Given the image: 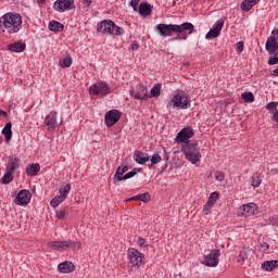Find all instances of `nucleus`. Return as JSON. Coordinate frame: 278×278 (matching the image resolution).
Wrapping results in <instances>:
<instances>
[{
  "mask_svg": "<svg viewBox=\"0 0 278 278\" xmlns=\"http://www.w3.org/2000/svg\"><path fill=\"white\" fill-rule=\"evenodd\" d=\"M155 29L159 31L160 36L166 38L173 36V33L184 34V31H189V35L194 31V24L190 22H185L180 25L177 24H157Z\"/></svg>",
  "mask_w": 278,
  "mask_h": 278,
  "instance_id": "nucleus-1",
  "label": "nucleus"
},
{
  "mask_svg": "<svg viewBox=\"0 0 278 278\" xmlns=\"http://www.w3.org/2000/svg\"><path fill=\"white\" fill-rule=\"evenodd\" d=\"M23 20L21 15L14 13H7L0 17V29L5 27L9 34H16L21 31Z\"/></svg>",
  "mask_w": 278,
  "mask_h": 278,
  "instance_id": "nucleus-2",
  "label": "nucleus"
},
{
  "mask_svg": "<svg viewBox=\"0 0 278 278\" xmlns=\"http://www.w3.org/2000/svg\"><path fill=\"white\" fill-rule=\"evenodd\" d=\"M181 152L191 164H197L201 160V149L198 142L182 144Z\"/></svg>",
  "mask_w": 278,
  "mask_h": 278,
  "instance_id": "nucleus-3",
  "label": "nucleus"
},
{
  "mask_svg": "<svg viewBox=\"0 0 278 278\" xmlns=\"http://www.w3.org/2000/svg\"><path fill=\"white\" fill-rule=\"evenodd\" d=\"M128 262V273H134V270H138L140 266H144V254L138 251L135 248H129L127 251Z\"/></svg>",
  "mask_w": 278,
  "mask_h": 278,
  "instance_id": "nucleus-4",
  "label": "nucleus"
},
{
  "mask_svg": "<svg viewBox=\"0 0 278 278\" xmlns=\"http://www.w3.org/2000/svg\"><path fill=\"white\" fill-rule=\"evenodd\" d=\"M111 92L110 86L103 81L96 83L89 88V94L91 97H105V94H110Z\"/></svg>",
  "mask_w": 278,
  "mask_h": 278,
  "instance_id": "nucleus-5",
  "label": "nucleus"
},
{
  "mask_svg": "<svg viewBox=\"0 0 278 278\" xmlns=\"http://www.w3.org/2000/svg\"><path fill=\"white\" fill-rule=\"evenodd\" d=\"M190 138H194V129L188 126L182 128L175 137V142L178 144H190Z\"/></svg>",
  "mask_w": 278,
  "mask_h": 278,
  "instance_id": "nucleus-6",
  "label": "nucleus"
},
{
  "mask_svg": "<svg viewBox=\"0 0 278 278\" xmlns=\"http://www.w3.org/2000/svg\"><path fill=\"white\" fill-rule=\"evenodd\" d=\"M121 116H123V112L116 109L108 111L104 115V125L108 128L114 127L121 121Z\"/></svg>",
  "mask_w": 278,
  "mask_h": 278,
  "instance_id": "nucleus-7",
  "label": "nucleus"
},
{
  "mask_svg": "<svg viewBox=\"0 0 278 278\" xmlns=\"http://www.w3.org/2000/svg\"><path fill=\"white\" fill-rule=\"evenodd\" d=\"M218 257H220V251L218 249H214L206 256H204L202 264L208 268H216Z\"/></svg>",
  "mask_w": 278,
  "mask_h": 278,
  "instance_id": "nucleus-8",
  "label": "nucleus"
},
{
  "mask_svg": "<svg viewBox=\"0 0 278 278\" xmlns=\"http://www.w3.org/2000/svg\"><path fill=\"white\" fill-rule=\"evenodd\" d=\"M169 103H173V105H190V97L188 92L180 90L176 92Z\"/></svg>",
  "mask_w": 278,
  "mask_h": 278,
  "instance_id": "nucleus-9",
  "label": "nucleus"
},
{
  "mask_svg": "<svg viewBox=\"0 0 278 278\" xmlns=\"http://www.w3.org/2000/svg\"><path fill=\"white\" fill-rule=\"evenodd\" d=\"M224 25L225 20H218L215 25L210 29V31L205 35L206 40H214V38H218L220 36V31H223Z\"/></svg>",
  "mask_w": 278,
  "mask_h": 278,
  "instance_id": "nucleus-10",
  "label": "nucleus"
},
{
  "mask_svg": "<svg viewBox=\"0 0 278 278\" xmlns=\"http://www.w3.org/2000/svg\"><path fill=\"white\" fill-rule=\"evenodd\" d=\"M43 125L48 131H55V128L58 127V112H50V114L46 116Z\"/></svg>",
  "mask_w": 278,
  "mask_h": 278,
  "instance_id": "nucleus-11",
  "label": "nucleus"
},
{
  "mask_svg": "<svg viewBox=\"0 0 278 278\" xmlns=\"http://www.w3.org/2000/svg\"><path fill=\"white\" fill-rule=\"evenodd\" d=\"M14 201L17 205H29L31 203V192L27 189H22Z\"/></svg>",
  "mask_w": 278,
  "mask_h": 278,
  "instance_id": "nucleus-12",
  "label": "nucleus"
},
{
  "mask_svg": "<svg viewBox=\"0 0 278 278\" xmlns=\"http://www.w3.org/2000/svg\"><path fill=\"white\" fill-rule=\"evenodd\" d=\"M130 94L138 101H147L149 99V89L146 86L139 85L136 90H130Z\"/></svg>",
  "mask_w": 278,
  "mask_h": 278,
  "instance_id": "nucleus-13",
  "label": "nucleus"
},
{
  "mask_svg": "<svg viewBox=\"0 0 278 278\" xmlns=\"http://www.w3.org/2000/svg\"><path fill=\"white\" fill-rule=\"evenodd\" d=\"M73 8H75V0H58L54 2L56 12H66V10H73Z\"/></svg>",
  "mask_w": 278,
  "mask_h": 278,
  "instance_id": "nucleus-14",
  "label": "nucleus"
},
{
  "mask_svg": "<svg viewBox=\"0 0 278 278\" xmlns=\"http://www.w3.org/2000/svg\"><path fill=\"white\" fill-rule=\"evenodd\" d=\"M127 170H129V166L127 165L118 166L116 168V172L112 178L114 186L121 181H125V175H127Z\"/></svg>",
  "mask_w": 278,
  "mask_h": 278,
  "instance_id": "nucleus-15",
  "label": "nucleus"
},
{
  "mask_svg": "<svg viewBox=\"0 0 278 278\" xmlns=\"http://www.w3.org/2000/svg\"><path fill=\"white\" fill-rule=\"evenodd\" d=\"M218 191L212 192L208 197V200L206 202V204L203 207V214H205V216H207V214H210L212 207H214V205H216V201H218Z\"/></svg>",
  "mask_w": 278,
  "mask_h": 278,
  "instance_id": "nucleus-16",
  "label": "nucleus"
},
{
  "mask_svg": "<svg viewBox=\"0 0 278 278\" xmlns=\"http://www.w3.org/2000/svg\"><path fill=\"white\" fill-rule=\"evenodd\" d=\"M71 240L67 241H50L48 242V249H52V251H66L68 247H71Z\"/></svg>",
  "mask_w": 278,
  "mask_h": 278,
  "instance_id": "nucleus-17",
  "label": "nucleus"
},
{
  "mask_svg": "<svg viewBox=\"0 0 278 278\" xmlns=\"http://www.w3.org/2000/svg\"><path fill=\"white\" fill-rule=\"evenodd\" d=\"M112 20H103L97 26L98 34H110L112 31Z\"/></svg>",
  "mask_w": 278,
  "mask_h": 278,
  "instance_id": "nucleus-18",
  "label": "nucleus"
},
{
  "mask_svg": "<svg viewBox=\"0 0 278 278\" xmlns=\"http://www.w3.org/2000/svg\"><path fill=\"white\" fill-rule=\"evenodd\" d=\"M25 49H27V45L21 41H15L13 43L8 45V50L12 51L13 53H23Z\"/></svg>",
  "mask_w": 278,
  "mask_h": 278,
  "instance_id": "nucleus-19",
  "label": "nucleus"
},
{
  "mask_svg": "<svg viewBox=\"0 0 278 278\" xmlns=\"http://www.w3.org/2000/svg\"><path fill=\"white\" fill-rule=\"evenodd\" d=\"M20 165H21V159L16 157V156H11L9 159L5 170H9V173L14 174L16 172V168H18Z\"/></svg>",
  "mask_w": 278,
  "mask_h": 278,
  "instance_id": "nucleus-20",
  "label": "nucleus"
},
{
  "mask_svg": "<svg viewBox=\"0 0 278 278\" xmlns=\"http://www.w3.org/2000/svg\"><path fill=\"white\" fill-rule=\"evenodd\" d=\"M58 270L59 273L63 274L73 273L75 270V265L73 264V262L65 261L59 264Z\"/></svg>",
  "mask_w": 278,
  "mask_h": 278,
  "instance_id": "nucleus-21",
  "label": "nucleus"
},
{
  "mask_svg": "<svg viewBox=\"0 0 278 278\" xmlns=\"http://www.w3.org/2000/svg\"><path fill=\"white\" fill-rule=\"evenodd\" d=\"M134 160L137 162V164H147V162L151 160V156H149L148 153L137 150L134 154Z\"/></svg>",
  "mask_w": 278,
  "mask_h": 278,
  "instance_id": "nucleus-22",
  "label": "nucleus"
},
{
  "mask_svg": "<svg viewBox=\"0 0 278 278\" xmlns=\"http://www.w3.org/2000/svg\"><path fill=\"white\" fill-rule=\"evenodd\" d=\"M140 16H151V13L153 12V7L147 2H142L140 5H139V9L138 11Z\"/></svg>",
  "mask_w": 278,
  "mask_h": 278,
  "instance_id": "nucleus-23",
  "label": "nucleus"
},
{
  "mask_svg": "<svg viewBox=\"0 0 278 278\" xmlns=\"http://www.w3.org/2000/svg\"><path fill=\"white\" fill-rule=\"evenodd\" d=\"M261 267L263 268V270H266L267 273H273L274 268H278V261H265L264 263H262Z\"/></svg>",
  "mask_w": 278,
  "mask_h": 278,
  "instance_id": "nucleus-24",
  "label": "nucleus"
},
{
  "mask_svg": "<svg viewBox=\"0 0 278 278\" xmlns=\"http://www.w3.org/2000/svg\"><path fill=\"white\" fill-rule=\"evenodd\" d=\"M241 210L245 212L247 216L255 215V210H257V205L255 203H248L241 206Z\"/></svg>",
  "mask_w": 278,
  "mask_h": 278,
  "instance_id": "nucleus-25",
  "label": "nucleus"
},
{
  "mask_svg": "<svg viewBox=\"0 0 278 278\" xmlns=\"http://www.w3.org/2000/svg\"><path fill=\"white\" fill-rule=\"evenodd\" d=\"M37 173H40V164H29L26 167V174L28 177H36Z\"/></svg>",
  "mask_w": 278,
  "mask_h": 278,
  "instance_id": "nucleus-26",
  "label": "nucleus"
},
{
  "mask_svg": "<svg viewBox=\"0 0 278 278\" xmlns=\"http://www.w3.org/2000/svg\"><path fill=\"white\" fill-rule=\"evenodd\" d=\"M162 94V84H156L152 87L150 93H148V99L157 98Z\"/></svg>",
  "mask_w": 278,
  "mask_h": 278,
  "instance_id": "nucleus-27",
  "label": "nucleus"
},
{
  "mask_svg": "<svg viewBox=\"0 0 278 278\" xmlns=\"http://www.w3.org/2000/svg\"><path fill=\"white\" fill-rule=\"evenodd\" d=\"M2 136H4L7 142L12 140V122L5 124L4 128L2 129Z\"/></svg>",
  "mask_w": 278,
  "mask_h": 278,
  "instance_id": "nucleus-28",
  "label": "nucleus"
},
{
  "mask_svg": "<svg viewBox=\"0 0 278 278\" xmlns=\"http://www.w3.org/2000/svg\"><path fill=\"white\" fill-rule=\"evenodd\" d=\"M130 201H141L142 203H149V201H151V194L149 192L137 194L130 198Z\"/></svg>",
  "mask_w": 278,
  "mask_h": 278,
  "instance_id": "nucleus-29",
  "label": "nucleus"
},
{
  "mask_svg": "<svg viewBox=\"0 0 278 278\" xmlns=\"http://www.w3.org/2000/svg\"><path fill=\"white\" fill-rule=\"evenodd\" d=\"M50 31H64V26L62 23L53 20L49 23Z\"/></svg>",
  "mask_w": 278,
  "mask_h": 278,
  "instance_id": "nucleus-30",
  "label": "nucleus"
},
{
  "mask_svg": "<svg viewBox=\"0 0 278 278\" xmlns=\"http://www.w3.org/2000/svg\"><path fill=\"white\" fill-rule=\"evenodd\" d=\"M14 179V173L9 172L8 169H5V173L3 175V177L0 180V184H3L5 186H8V184H12Z\"/></svg>",
  "mask_w": 278,
  "mask_h": 278,
  "instance_id": "nucleus-31",
  "label": "nucleus"
},
{
  "mask_svg": "<svg viewBox=\"0 0 278 278\" xmlns=\"http://www.w3.org/2000/svg\"><path fill=\"white\" fill-rule=\"evenodd\" d=\"M123 28L122 27H118L117 25H115L114 22H112L111 24V30H110V35H113V36H122L123 34Z\"/></svg>",
  "mask_w": 278,
  "mask_h": 278,
  "instance_id": "nucleus-32",
  "label": "nucleus"
},
{
  "mask_svg": "<svg viewBox=\"0 0 278 278\" xmlns=\"http://www.w3.org/2000/svg\"><path fill=\"white\" fill-rule=\"evenodd\" d=\"M60 197L63 201H66V198L68 197V193L71 192V184H67L64 186V188L59 190Z\"/></svg>",
  "mask_w": 278,
  "mask_h": 278,
  "instance_id": "nucleus-33",
  "label": "nucleus"
},
{
  "mask_svg": "<svg viewBox=\"0 0 278 278\" xmlns=\"http://www.w3.org/2000/svg\"><path fill=\"white\" fill-rule=\"evenodd\" d=\"M72 64H73V58H71V55H67L65 59H62L60 61V66L62 68H71Z\"/></svg>",
  "mask_w": 278,
  "mask_h": 278,
  "instance_id": "nucleus-34",
  "label": "nucleus"
},
{
  "mask_svg": "<svg viewBox=\"0 0 278 278\" xmlns=\"http://www.w3.org/2000/svg\"><path fill=\"white\" fill-rule=\"evenodd\" d=\"M241 99H243L245 103H253V101H255V96H253V92L247 91L241 94Z\"/></svg>",
  "mask_w": 278,
  "mask_h": 278,
  "instance_id": "nucleus-35",
  "label": "nucleus"
},
{
  "mask_svg": "<svg viewBox=\"0 0 278 278\" xmlns=\"http://www.w3.org/2000/svg\"><path fill=\"white\" fill-rule=\"evenodd\" d=\"M252 186L253 188H260V186H262V177L260 174H254L252 176Z\"/></svg>",
  "mask_w": 278,
  "mask_h": 278,
  "instance_id": "nucleus-36",
  "label": "nucleus"
},
{
  "mask_svg": "<svg viewBox=\"0 0 278 278\" xmlns=\"http://www.w3.org/2000/svg\"><path fill=\"white\" fill-rule=\"evenodd\" d=\"M60 203H64V200L62 199L61 195H55L51 201L50 205L51 207H58Z\"/></svg>",
  "mask_w": 278,
  "mask_h": 278,
  "instance_id": "nucleus-37",
  "label": "nucleus"
},
{
  "mask_svg": "<svg viewBox=\"0 0 278 278\" xmlns=\"http://www.w3.org/2000/svg\"><path fill=\"white\" fill-rule=\"evenodd\" d=\"M150 162H151V165L149 166V168H152L154 164H160V162H162V156L155 153L151 156Z\"/></svg>",
  "mask_w": 278,
  "mask_h": 278,
  "instance_id": "nucleus-38",
  "label": "nucleus"
},
{
  "mask_svg": "<svg viewBox=\"0 0 278 278\" xmlns=\"http://www.w3.org/2000/svg\"><path fill=\"white\" fill-rule=\"evenodd\" d=\"M241 10H242L243 12H250V10H253V4H251V1L244 0V1L241 3Z\"/></svg>",
  "mask_w": 278,
  "mask_h": 278,
  "instance_id": "nucleus-39",
  "label": "nucleus"
},
{
  "mask_svg": "<svg viewBox=\"0 0 278 278\" xmlns=\"http://www.w3.org/2000/svg\"><path fill=\"white\" fill-rule=\"evenodd\" d=\"M247 257H249V255L247 254V252H245V251H240V252H239V255H238V257H237V262H238L239 264H244V262L247 261Z\"/></svg>",
  "mask_w": 278,
  "mask_h": 278,
  "instance_id": "nucleus-40",
  "label": "nucleus"
},
{
  "mask_svg": "<svg viewBox=\"0 0 278 278\" xmlns=\"http://www.w3.org/2000/svg\"><path fill=\"white\" fill-rule=\"evenodd\" d=\"M266 109L268 110V112H270V114H273V118H275L278 112L277 105H266Z\"/></svg>",
  "mask_w": 278,
  "mask_h": 278,
  "instance_id": "nucleus-41",
  "label": "nucleus"
},
{
  "mask_svg": "<svg viewBox=\"0 0 278 278\" xmlns=\"http://www.w3.org/2000/svg\"><path fill=\"white\" fill-rule=\"evenodd\" d=\"M56 218H59V220H64V218H66V211L65 210L56 211Z\"/></svg>",
  "mask_w": 278,
  "mask_h": 278,
  "instance_id": "nucleus-42",
  "label": "nucleus"
},
{
  "mask_svg": "<svg viewBox=\"0 0 278 278\" xmlns=\"http://www.w3.org/2000/svg\"><path fill=\"white\" fill-rule=\"evenodd\" d=\"M215 179H216V181H225V173L216 172L215 173Z\"/></svg>",
  "mask_w": 278,
  "mask_h": 278,
  "instance_id": "nucleus-43",
  "label": "nucleus"
},
{
  "mask_svg": "<svg viewBox=\"0 0 278 278\" xmlns=\"http://www.w3.org/2000/svg\"><path fill=\"white\" fill-rule=\"evenodd\" d=\"M137 244H138L139 247H141L142 249H147V247H148V244H147V239L140 237V238L138 239V241H137Z\"/></svg>",
  "mask_w": 278,
  "mask_h": 278,
  "instance_id": "nucleus-44",
  "label": "nucleus"
},
{
  "mask_svg": "<svg viewBox=\"0 0 278 278\" xmlns=\"http://www.w3.org/2000/svg\"><path fill=\"white\" fill-rule=\"evenodd\" d=\"M68 249H72L73 251L81 249V243L77 241H71V247H68Z\"/></svg>",
  "mask_w": 278,
  "mask_h": 278,
  "instance_id": "nucleus-45",
  "label": "nucleus"
},
{
  "mask_svg": "<svg viewBox=\"0 0 278 278\" xmlns=\"http://www.w3.org/2000/svg\"><path fill=\"white\" fill-rule=\"evenodd\" d=\"M237 52L242 53L244 51V41L237 42Z\"/></svg>",
  "mask_w": 278,
  "mask_h": 278,
  "instance_id": "nucleus-46",
  "label": "nucleus"
},
{
  "mask_svg": "<svg viewBox=\"0 0 278 278\" xmlns=\"http://www.w3.org/2000/svg\"><path fill=\"white\" fill-rule=\"evenodd\" d=\"M132 177H136V172H134V169L124 175V181L127 179H132Z\"/></svg>",
  "mask_w": 278,
  "mask_h": 278,
  "instance_id": "nucleus-47",
  "label": "nucleus"
},
{
  "mask_svg": "<svg viewBox=\"0 0 278 278\" xmlns=\"http://www.w3.org/2000/svg\"><path fill=\"white\" fill-rule=\"evenodd\" d=\"M138 3H140V0H131L130 5L135 12H138Z\"/></svg>",
  "mask_w": 278,
  "mask_h": 278,
  "instance_id": "nucleus-48",
  "label": "nucleus"
},
{
  "mask_svg": "<svg viewBox=\"0 0 278 278\" xmlns=\"http://www.w3.org/2000/svg\"><path fill=\"white\" fill-rule=\"evenodd\" d=\"M170 40H172V41H173V40H188V35H185V36H182V37H181V36H177V37L172 38Z\"/></svg>",
  "mask_w": 278,
  "mask_h": 278,
  "instance_id": "nucleus-49",
  "label": "nucleus"
},
{
  "mask_svg": "<svg viewBox=\"0 0 278 278\" xmlns=\"http://www.w3.org/2000/svg\"><path fill=\"white\" fill-rule=\"evenodd\" d=\"M131 51H138L140 49V45L132 42L130 46Z\"/></svg>",
  "mask_w": 278,
  "mask_h": 278,
  "instance_id": "nucleus-50",
  "label": "nucleus"
},
{
  "mask_svg": "<svg viewBox=\"0 0 278 278\" xmlns=\"http://www.w3.org/2000/svg\"><path fill=\"white\" fill-rule=\"evenodd\" d=\"M262 251L266 252L268 249H270V245L267 242H264L261 244Z\"/></svg>",
  "mask_w": 278,
  "mask_h": 278,
  "instance_id": "nucleus-51",
  "label": "nucleus"
},
{
  "mask_svg": "<svg viewBox=\"0 0 278 278\" xmlns=\"http://www.w3.org/2000/svg\"><path fill=\"white\" fill-rule=\"evenodd\" d=\"M83 5H86V8H90L92 5V0H81Z\"/></svg>",
  "mask_w": 278,
  "mask_h": 278,
  "instance_id": "nucleus-52",
  "label": "nucleus"
},
{
  "mask_svg": "<svg viewBox=\"0 0 278 278\" xmlns=\"http://www.w3.org/2000/svg\"><path fill=\"white\" fill-rule=\"evenodd\" d=\"M132 170L135 175H138V173H142V167H135Z\"/></svg>",
  "mask_w": 278,
  "mask_h": 278,
  "instance_id": "nucleus-53",
  "label": "nucleus"
},
{
  "mask_svg": "<svg viewBox=\"0 0 278 278\" xmlns=\"http://www.w3.org/2000/svg\"><path fill=\"white\" fill-rule=\"evenodd\" d=\"M250 1V4L252 5H257V3H260V0H249Z\"/></svg>",
  "mask_w": 278,
  "mask_h": 278,
  "instance_id": "nucleus-54",
  "label": "nucleus"
},
{
  "mask_svg": "<svg viewBox=\"0 0 278 278\" xmlns=\"http://www.w3.org/2000/svg\"><path fill=\"white\" fill-rule=\"evenodd\" d=\"M0 116L8 118V112L0 110Z\"/></svg>",
  "mask_w": 278,
  "mask_h": 278,
  "instance_id": "nucleus-55",
  "label": "nucleus"
},
{
  "mask_svg": "<svg viewBox=\"0 0 278 278\" xmlns=\"http://www.w3.org/2000/svg\"><path fill=\"white\" fill-rule=\"evenodd\" d=\"M178 110H188V105H176Z\"/></svg>",
  "mask_w": 278,
  "mask_h": 278,
  "instance_id": "nucleus-56",
  "label": "nucleus"
},
{
  "mask_svg": "<svg viewBox=\"0 0 278 278\" xmlns=\"http://www.w3.org/2000/svg\"><path fill=\"white\" fill-rule=\"evenodd\" d=\"M273 121H275L276 123H278V111L276 112V116L273 117Z\"/></svg>",
  "mask_w": 278,
  "mask_h": 278,
  "instance_id": "nucleus-57",
  "label": "nucleus"
},
{
  "mask_svg": "<svg viewBox=\"0 0 278 278\" xmlns=\"http://www.w3.org/2000/svg\"><path fill=\"white\" fill-rule=\"evenodd\" d=\"M267 105H278V103H277V102L271 101V102L267 103Z\"/></svg>",
  "mask_w": 278,
  "mask_h": 278,
  "instance_id": "nucleus-58",
  "label": "nucleus"
},
{
  "mask_svg": "<svg viewBox=\"0 0 278 278\" xmlns=\"http://www.w3.org/2000/svg\"><path fill=\"white\" fill-rule=\"evenodd\" d=\"M38 3H45V0H38Z\"/></svg>",
  "mask_w": 278,
  "mask_h": 278,
  "instance_id": "nucleus-59",
  "label": "nucleus"
},
{
  "mask_svg": "<svg viewBox=\"0 0 278 278\" xmlns=\"http://www.w3.org/2000/svg\"><path fill=\"white\" fill-rule=\"evenodd\" d=\"M165 160H168V154H165Z\"/></svg>",
  "mask_w": 278,
  "mask_h": 278,
  "instance_id": "nucleus-60",
  "label": "nucleus"
}]
</instances>
